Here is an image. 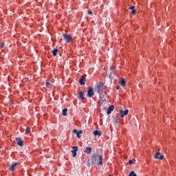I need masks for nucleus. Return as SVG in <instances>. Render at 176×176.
Instances as JSON below:
<instances>
[{"instance_id":"obj_27","label":"nucleus","mask_w":176,"mask_h":176,"mask_svg":"<svg viewBox=\"0 0 176 176\" xmlns=\"http://www.w3.org/2000/svg\"><path fill=\"white\" fill-rule=\"evenodd\" d=\"M131 13H132L133 14H135V13H136L135 9L132 10H131Z\"/></svg>"},{"instance_id":"obj_13","label":"nucleus","mask_w":176,"mask_h":176,"mask_svg":"<svg viewBox=\"0 0 176 176\" xmlns=\"http://www.w3.org/2000/svg\"><path fill=\"white\" fill-rule=\"evenodd\" d=\"M113 109H115V106L111 105L110 107H109L107 111V115H110V113H111V112H112V111H113Z\"/></svg>"},{"instance_id":"obj_7","label":"nucleus","mask_w":176,"mask_h":176,"mask_svg":"<svg viewBox=\"0 0 176 176\" xmlns=\"http://www.w3.org/2000/svg\"><path fill=\"white\" fill-rule=\"evenodd\" d=\"M15 141H16L17 145L19 146H23L24 145V142H23V140L20 138H16Z\"/></svg>"},{"instance_id":"obj_2","label":"nucleus","mask_w":176,"mask_h":176,"mask_svg":"<svg viewBox=\"0 0 176 176\" xmlns=\"http://www.w3.org/2000/svg\"><path fill=\"white\" fill-rule=\"evenodd\" d=\"M97 93H104V90L107 89V86L104 85V82H97Z\"/></svg>"},{"instance_id":"obj_10","label":"nucleus","mask_w":176,"mask_h":176,"mask_svg":"<svg viewBox=\"0 0 176 176\" xmlns=\"http://www.w3.org/2000/svg\"><path fill=\"white\" fill-rule=\"evenodd\" d=\"M19 164V162H15L14 164H12L9 170L10 171H14V170H16V167L17 166V165Z\"/></svg>"},{"instance_id":"obj_15","label":"nucleus","mask_w":176,"mask_h":176,"mask_svg":"<svg viewBox=\"0 0 176 176\" xmlns=\"http://www.w3.org/2000/svg\"><path fill=\"white\" fill-rule=\"evenodd\" d=\"M91 151H93V148L91 147H86L84 152L85 153L90 154L91 153Z\"/></svg>"},{"instance_id":"obj_6","label":"nucleus","mask_w":176,"mask_h":176,"mask_svg":"<svg viewBox=\"0 0 176 176\" xmlns=\"http://www.w3.org/2000/svg\"><path fill=\"white\" fill-rule=\"evenodd\" d=\"M119 113L121 118H124V116L129 115V109H126L125 111L120 110Z\"/></svg>"},{"instance_id":"obj_12","label":"nucleus","mask_w":176,"mask_h":176,"mask_svg":"<svg viewBox=\"0 0 176 176\" xmlns=\"http://www.w3.org/2000/svg\"><path fill=\"white\" fill-rule=\"evenodd\" d=\"M73 151H72V153L73 155V157H76V151H78V146H75L72 148Z\"/></svg>"},{"instance_id":"obj_17","label":"nucleus","mask_w":176,"mask_h":176,"mask_svg":"<svg viewBox=\"0 0 176 176\" xmlns=\"http://www.w3.org/2000/svg\"><path fill=\"white\" fill-rule=\"evenodd\" d=\"M93 134L95 137H97V135H98L100 137L101 135V131H100L98 130H96L94 131Z\"/></svg>"},{"instance_id":"obj_22","label":"nucleus","mask_w":176,"mask_h":176,"mask_svg":"<svg viewBox=\"0 0 176 176\" xmlns=\"http://www.w3.org/2000/svg\"><path fill=\"white\" fill-rule=\"evenodd\" d=\"M45 85L46 87H47L48 89H50V87H52V84L50 83V82H47Z\"/></svg>"},{"instance_id":"obj_8","label":"nucleus","mask_w":176,"mask_h":176,"mask_svg":"<svg viewBox=\"0 0 176 176\" xmlns=\"http://www.w3.org/2000/svg\"><path fill=\"white\" fill-rule=\"evenodd\" d=\"M78 100H85V91H81L78 93Z\"/></svg>"},{"instance_id":"obj_29","label":"nucleus","mask_w":176,"mask_h":176,"mask_svg":"<svg viewBox=\"0 0 176 176\" xmlns=\"http://www.w3.org/2000/svg\"><path fill=\"white\" fill-rule=\"evenodd\" d=\"M111 71H115V67L113 66L110 67Z\"/></svg>"},{"instance_id":"obj_24","label":"nucleus","mask_w":176,"mask_h":176,"mask_svg":"<svg viewBox=\"0 0 176 176\" xmlns=\"http://www.w3.org/2000/svg\"><path fill=\"white\" fill-rule=\"evenodd\" d=\"M113 122H114L115 123H116V124L118 123V117H113Z\"/></svg>"},{"instance_id":"obj_16","label":"nucleus","mask_w":176,"mask_h":176,"mask_svg":"<svg viewBox=\"0 0 176 176\" xmlns=\"http://www.w3.org/2000/svg\"><path fill=\"white\" fill-rule=\"evenodd\" d=\"M85 82H86V78L85 77H81L79 80V83L81 86L85 85Z\"/></svg>"},{"instance_id":"obj_20","label":"nucleus","mask_w":176,"mask_h":176,"mask_svg":"<svg viewBox=\"0 0 176 176\" xmlns=\"http://www.w3.org/2000/svg\"><path fill=\"white\" fill-rule=\"evenodd\" d=\"M67 112H68V109L65 108L62 111V115L63 116H67Z\"/></svg>"},{"instance_id":"obj_5","label":"nucleus","mask_w":176,"mask_h":176,"mask_svg":"<svg viewBox=\"0 0 176 176\" xmlns=\"http://www.w3.org/2000/svg\"><path fill=\"white\" fill-rule=\"evenodd\" d=\"M99 94V98L104 102L107 101V98L105 97V91L98 93Z\"/></svg>"},{"instance_id":"obj_23","label":"nucleus","mask_w":176,"mask_h":176,"mask_svg":"<svg viewBox=\"0 0 176 176\" xmlns=\"http://www.w3.org/2000/svg\"><path fill=\"white\" fill-rule=\"evenodd\" d=\"M129 176H137V174H135V172L134 171H131Z\"/></svg>"},{"instance_id":"obj_25","label":"nucleus","mask_w":176,"mask_h":176,"mask_svg":"<svg viewBox=\"0 0 176 176\" xmlns=\"http://www.w3.org/2000/svg\"><path fill=\"white\" fill-rule=\"evenodd\" d=\"M1 49H3V47H5V43H1L0 45Z\"/></svg>"},{"instance_id":"obj_26","label":"nucleus","mask_w":176,"mask_h":176,"mask_svg":"<svg viewBox=\"0 0 176 176\" xmlns=\"http://www.w3.org/2000/svg\"><path fill=\"white\" fill-rule=\"evenodd\" d=\"M129 9H130L131 10H134V9H135V7L134 6H131V7L129 8Z\"/></svg>"},{"instance_id":"obj_28","label":"nucleus","mask_w":176,"mask_h":176,"mask_svg":"<svg viewBox=\"0 0 176 176\" xmlns=\"http://www.w3.org/2000/svg\"><path fill=\"white\" fill-rule=\"evenodd\" d=\"M87 13L88 14H93V12H91V10H88Z\"/></svg>"},{"instance_id":"obj_18","label":"nucleus","mask_w":176,"mask_h":176,"mask_svg":"<svg viewBox=\"0 0 176 176\" xmlns=\"http://www.w3.org/2000/svg\"><path fill=\"white\" fill-rule=\"evenodd\" d=\"M52 55L56 57L57 56V53H58V49L55 48L52 51Z\"/></svg>"},{"instance_id":"obj_3","label":"nucleus","mask_w":176,"mask_h":176,"mask_svg":"<svg viewBox=\"0 0 176 176\" xmlns=\"http://www.w3.org/2000/svg\"><path fill=\"white\" fill-rule=\"evenodd\" d=\"M87 97H89V98H91V97L94 96V89L92 88L91 86L88 87L87 88Z\"/></svg>"},{"instance_id":"obj_14","label":"nucleus","mask_w":176,"mask_h":176,"mask_svg":"<svg viewBox=\"0 0 176 176\" xmlns=\"http://www.w3.org/2000/svg\"><path fill=\"white\" fill-rule=\"evenodd\" d=\"M73 133H74V134H76L77 138H80V134H82V130L78 131H77V129H74Z\"/></svg>"},{"instance_id":"obj_30","label":"nucleus","mask_w":176,"mask_h":176,"mask_svg":"<svg viewBox=\"0 0 176 176\" xmlns=\"http://www.w3.org/2000/svg\"><path fill=\"white\" fill-rule=\"evenodd\" d=\"M116 89L117 90H120V85H117Z\"/></svg>"},{"instance_id":"obj_31","label":"nucleus","mask_w":176,"mask_h":176,"mask_svg":"<svg viewBox=\"0 0 176 176\" xmlns=\"http://www.w3.org/2000/svg\"><path fill=\"white\" fill-rule=\"evenodd\" d=\"M109 176H112V175H109Z\"/></svg>"},{"instance_id":"obj_11","label":"nucleus","mask_w":176,"mask_h":176,"mask_svg":"<svg viewBox=\"0 0 176 176\" xmlns=\"http://www.w3.org/2000/svg\"><path fill=\"white\" fill-rule=\"evenodd\" d=\"M119 83L120 84V86H122L123 87L126 86V80H124V78H120Z\"/></svg>"},{"instance_id":"obj_9","label":"nucleus","mask_w":176,"mask_h":176,"mask_svg":"<svg viewBox=\"0 0 176 176\" xmlns=\"http://www.w3.org/2000/svg\"><path fill=\"white\" fill-rule=\"evenodd\" d=\"M155 158L160 159V160H163V159L164 158V155H162V153H157L155 155Z\"/></svg>"},{"instance_id":"obj_21","label":"nucleus","mask_w":176,"mask_h":176,"mask_svg":"<svg viewBox=\"0 0 176 176\" xmlns=\"http://www.w3.org/2000/svg\"><path fill=\"white\" fill-rule=\"evenodd\" d=\"M28 133H31V127L28 126L25 130V134H28Z\"/></svg>"},{"instance_id":"obj_1","label":"nucleus","mask_w":176,"mask_h":176,"mask_svg":"<svg viewBox=\"0 0 176 176\" xmlns=\"http://www.w3.org/2000/svg\"><path fill=\"white\" fill-rule=\"evenodd\" d=\"M91 164H98V166H102V155L94 154L91 157Z\"/></svg>"},{"instance_id":"obj_19","label":"nucleus","mask_w":176,"mask_h":176,"mask_svg":"<svg viewBox=\"0 0 176 176\" xmlns=\"http://www.w3.org/2000/svg\"><path fill=\"white\" fill-rule=\"evenodd\" d=\"M127 164H129V166H131V164H135V159L132 158V160H129Z\"/></svg>"},{"instance_id":"obj_4","label":"nucleus","mask_w":176,"mask_h":176,"mask_svg":"<svg viewBox=\"0 0 176 176\" xmlns=\"http://www.w3.org/2000/svg\"><path fill=\"white\" fill-rule=\"evenodd\" d=\"M63 37H64V39L66 41V43H71V41H72V37L71 36V35L69 34H63Z\"/></svg>"}]
</instances>
